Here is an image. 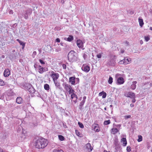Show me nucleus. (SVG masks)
Instances as JSON below:
<instances>
[{
    "instance_id": "nucleus-1",
    "label": "nucleus",
    "mask_w": 152,
    "mask_h": 152,
    "mask_svg": "<svg viewBox=\"0 0 152 152\" xmlns=\"http://www.w3.org/2000/svg\"><path fill=\"white\" fill-rule=\"evenodd\" d=\"M48 144L47 140L45 139H39L37 140L34 144L35 147L38 149L43 148Z\"/></svg>"
},
{
    "instance_id": "nucleus-2",
    "label": "nucleus",
    "mask_w": 152,
    "mask_h": 152,
    "mask_svg": "<svg viewBox=\"0 0 152 152\" xmlns=\"http://www.w3.org/2000/svg\"><path fill=\"white\" fill-rule=\"evenodd\" d=\"M68 58L69 61L71 62L77 61L78 59L77 53L73 50H71L69 52Z\"/></svg>"
},
{
    "instance_id": "nucleus-3",
    "label": "nucleus",
    "mask_w": 152,
    "mask_h": 152,
    "mask_svg": "<svg viewBox=\"0 0 152 152\" xmlns=\"http://www.w3.org/2000/svg\"><path fill=\"white\" fill-rule=\"evenodd\" d=\"M69 81L72 85H75L76 84L79 83V79L78 78H75V77H69Z\"/></svg>"
},
{
    "instance_id": "nucleus-4",
    "label": "nucleus",
    "mask_w": 152,
    "mask_h": 152,
    "mask_svg": "<svg viewBox=\"0 0 152 152\" xmlns=\"http://www.w3.org/2000/svg\"><path fill=\"white\" fill-rule=\"evenodd\" d=\"M120 75L119 74H117L115 75L116 77H118L117 79V83L118 84L121 85L123 84L124 82V81L123 77H119L120 76Z\"/></svg>"
},
{
    "instance_id": "nucleus-5",
    "label": "nucleus",
    "mask_w": 152,
    "mask_h": 152,
    "mask_svg": "<svg viewBox=\"0 0 152 152\" xmlns=\"http://www.w3.org/2000/svg\"><path fill=\"white\" fill-rule=\"evenodd\" d=\"M51 73L50 76L52 78L53 81L57 80L59 77L58 74L55 73L53 71L51 72Z\"/></svg>"
},
{
    "instance_id": "nucleus-6",
    "label": "nucleus",
    "mask_w": 152,
    "mask_h": 152,
    "mask_svg": "<svg viewBox=\"0 0 152 152\" xmlns=\"http://www.w3.org/2000/svg\"><path fill=\"white\" fill-rule=\"evenodd\" d=\"M82 70L86 72H88L90 70V66L87 64H83L82 67Z\"/></svg>"
},
{
    "instance_id": "nucleus-7",
    "label": "nucleus",
    "mask_w": 152,
    "mask_h": 152,
    "mask_svg": "<svg viewBox=\"0 0 152 152\" xmlns=\"http://www.w3.org/2000/svg\"><path fill=\"white\" fill-rule=\"evenodd\" d=\"M76 44L77 46L79 48L83 50L84 49V48H83L84 46L83 42L81 40H77L76 42Z\"/></svg>"
},
{
    "instance_id": "nucleus-8",
    "label": "nucleus",
    "mask_w": 152,
    "mask_h": 152,
    "mask_svg": "<svg viewBox=\"0 0 152 152\" xmlns=\"http://www.w3.org/2000/svg\"><path fill=\"white\" fill-rule=\"evenodd\" d=\"M125 96L127 97L132 99H135V94L134 93L132 92H126L125 94Z\"/></svg>"
},
{
    "instance_id": "nucleus-9",
    "label": "nucleus",
    "mask_w": 152,
    "mask_h": 152,
    "mask_svg": "<svg viewBox=\"0 0 152 152\" xmlns=\"http://www.w3.org/2000/svg\"><path fill=\"white\" fill-rule=\"evenodd\" d=\"M116 57L115 56H112L111 59L109 61V64L111 66H113L115 65V61Z\"/></svg>"
},
{
    "instance_id": "nucleus-10",
    "label": "nucleus",
    "mask_w": 152,
    "mask_h": 152,
    "mask_svg": "<svg viewBox=\"0 0 152 152\" xmlns=\"http://www.w3.org/2000/svg\"><path fill=\"white\" fill-rule=\"evenodd\" d=\"M31 12V10L29 9L27 10L24 14V17L25 19H27L28 18V15H30Z\"/></svg>"
},
{
    "instance_id": "nucleus-11",
    "label": "nucleus",
    "mask_w": 152,
    "mask_h": 152,
    "mask_svg": "<svg viewBox=\"0 0 152 152\" xmlns=\"http://www.w3.org/2000/svg\"><path fill=\"white\" fill-rule=\"evenodd\" d=\"M63 86L65 89L67 91H68V90L72 87L71 86L65 83H63Z\"/></svg>"
},
{
    "instance_id": "nucleus-12",
    "label": "nucleus",
    "mask_w": 152,
    "mask_h": 152,
    "mask_svg": "<svg viewBox=\"0 0 152 152\" xmlns=\"http://www.w3.org/2000/svg\"><path fill=\"white\" fill-rule=\"evenodd\" d=\"M71 97L73 101L76 103L77 102V95L75 94H72L71 95Z\"/></svg>"
},
{
    "instance_id": "nucleus-13",
    "label": "nucleus",
    "mask_w": 152,
    "mask_h": 152,
    "mask_svg": "<svg viewBox=\"0 0 152 152\" xmlns=\"http://www.w3.org/2000/svg\"><path fill=\"white\" fill-rule=\"evenodd\" d=\"M10 74V71L8 69H6L4 70V74L5 77L8 76Z\"/></svg>"
},
{
    "instance_id": "nucleus-14",
    "label": "nucleus",
    "mask_w": 152,
    "mask_h": 152,
    "mask_svg": "<svg viewBox=\"0 0 152 152\" xmlns=\"http://www.w3.org/2000/svg\"><path fill=\"white\" fill-rule=\"evenodd\" d=\"M93 130L96 132H99L100 131V129L98 125L97 124H93L92 126Z\"/></svg>"
},
{
    "instance_id": "nucleus-15",
    "label": "nucleus",
    "mask_w": 152,
    "mask_h": 152,
    "mask_svg": "<svg viewBox=\"0 0 152 152\" xmlns=\"http://www.w3.org/2000/svg\"><path fill=\"white\" fill-rule=\"evenodd\" d=\"M119 132V130L116 128H113L110 130L111 134H115Z\"/></svg>"
},
{
    "instance_id": "nucleus-16",
    "label": "nucleus",
    "mask_w": 152,
    "mask_h": 152,
    "mask_svg": "<svg viewBox=\"0 0 152 152\" xmlns=\"http://www.w3.org/2000/svg\"><path fill=\"white\" fill-rule=\"evenodd\" d=\"M53 82L56 88L61 89V87H60V83L57 80L54 81Z\"/></svg>"
},
{
    "instance_id": "nucleus-17",
    "label": "nucleus",
    "mask_w": 152,
    "mask_h": 152,
    "mask_svg": "<svg viewBox=\"0 0 152 152\" xmlns=\"http://www.w3.org/2000/svg\"><path fill=\"white\" fill-rule=\"evenodd\" d=\"M16 102L18 104H22L23 102V99L21 97H18L16 99Z\"/></svg>"
},
{
    "instance_id": "nucleus-18",
    "label": "nucleus",
    "mask_w": 152,
    "mask_h": 152,
    "mask_svg": "<svg viewBox=\"0 0 152 152\" xmlns=\"http://www.w3.org/2000/svg\"><path fill=\"white\" fill-rule=\"evenodd\" d=\"M137 83V82L136 81H134L132 82V84L131 85V88L132 90L135 89L136 87V84Z\"/></svg>"
},
{
    "instance_id": "nucleus-19",
    "label": "nucleus",
    "mask_w": 152,
    "mask_h": 152,
    "mask_svg": "<svg viewBox=\"0 0 152 152\" xmlns=\"http://www.w3.org/2000/svg\"><path fill=\"white\" fill-rule=\"evenodd\" d=\"M86 148L88 150V151H91L93 149V148L91 146L90 143H88L86 145Z\"/></svg>"
},
{
    "instance_id": "nucleus-20",
    "label": "nucleus",
    "mask_w": 152,
    "mask_h": 152,
    "mask_svg": "<svg viewBox=\"0 0 152 152\" xmlns=\"http://www.w3.org/2000/svg\"><path fill=\"white\" fill-rule=\"evenodd\" d=\"M39 72L40 74L42 73L45 71V69L40 66H38Z\"/></svg>"
},
{
    "instance_id": "nucleus-21",
    "label": "nucleus",
    "mask_w": 152,
    "mask_h": 152,
    "mask_svg": "<svg viewBox=\"0 0 152 152\" xmlns=\"http://www.w3.org/2000/svg\"><path fill=\"white\" fill-rule=\"evenodd\" d=\"M138 20L140 26L141 27H142L144 24V23L143 19L140 18H139Z\"/></svg>"
},
{
    "instance_id": "nucleus-22",
    "label": "nucleus",
    "mask_w": 152,
    "mask_h": 152,
    "mask_svg": "<svg viewBox=\"0 0 152 152\" xmlns=\"http://www.w3.org/2000/svg\"><path fill=\"white\" fill-rule=\"evenodd\" d=\"M73 39V36L72 35H69L68 38H65L64 40L69 42H71Z\"/></svg>"
},
{
    "instance_id": "nucleus-23",
    "label": "nucleus",
    "mask_w": 152,
    "mask_h": 152,
    "mask_svg": "<svg viewBox=\"0 0 152 152\" xmlns=\"http://www.w3.org/2000/svg\"><path fill=\"white\" fill-rule=\"evenodd\" d=\"M119 64H124L125 65L127 64V63L126 62V58H124V59L118 62Z\"/></svg>"
},
{
    "instance_id": "nucleus-24",
    "label": "nucleus",
    "mask_w": 152,
    "mask_h": 152,
    "mask_svg": "<svg viewBox=\"0 0 152 152\" xmlns=\"http://www.w3.org/2000/svg\"><path fill=\"white\" fill-rule=\"evenodd\" d=\"M16 40L17 41L19 42L21 45L22 46V48L23 49H24L25 46V43H24L23 42L20 40L19 39H17Z\"/></svg>"
},
{
    "instance_id": "nucleus-25",
    "label": "nucleus",
    "mask_w": 152,
    "mask_h": 152,
    "mask_svg": "<svg viewBox=\"0 0 152 152\" xmlns=\"http://www.w3.org/2000/svg\"><path fill=\"white\" fill-rule=\"evenodd\" d=\"M121 142H122L124 146H125L127 145V141L125 138H123L121 140Z\"/></svg>"
},
{
    "instance_id": "nucleus-26",
    "label": "nucleus",
    "mask_w": 152,
    "mask_h": 152,
    "mask_svg": "<svg viewBox=\"0 0 152 152\" xmlns=\"http://www.w3.org/2000/svg\"><path fill=\"white\" fill-rule=\"evenodd\" d=\"M52 152H64V151L63 150L59 149H53Z\"/></svg>"
},
{
    "instance_id": "nucleus-27",
    "label": "nucleus",
    "mask_w": 152,
    "mask_h": 152,
    "mask_svg": "<svg viewBox=\"0 0 152 152\" xmlns=\"http://www.w3.org/2000/svg\"><path fill=\"white\" fill-rule=\"evenodd\" d=\"M44 88L45 90H48L50 89V87L49 85L47 84H45L44 85Z\"/></svg>"
},
{
    "instance_id": "nucleus-28",
    "label": "nucleus",
    "mask_w": 152,
    "mask_h": 152,
    "mask_svg": "<svg viewBox=\"0 0 152 152\" xmlns=\"http://www.w3.org/2000/svg\"><path fill=\"white\" fill-rule=\"evenodd\" d=\"M85 101L82 100L80 103V104L79 106L80 109H81L82 108V106L84 105Z\"/></svg>"
},
{
    "instance_id": "nucleus-29",
    "label": "nucleus",
    "mask_w": 152,
    "mask_h": 152,
    "mask_svg": "<svg viewBox=\"0 0 152 152\" xmlns=\"http://www.w3.org/2000/svg\"><path fill=\"white\" fill-rule=\"evenodd\" d=\"M69 94H71V93L72 94H74L75 92V91L72 89V87L71 88H70L69 90L68 91Z\"/></svg>"
},
{
    "instance_id": "nucleus-30",
    "label": "nucleus",
    "mask_w": 152,
    "mask_h": 152,
    "mask_svg": "<svg viewBox=\"0 0 152 152\" xmlns=\"http://www.w3.org/2000/svg\"><path fill=\"white\" fill-rule=\"evenodd\" d=\"M28 91L31 93H34V88L32 87L30 88L28 90Z\"/></svg>"
},
{
    "instance_id": "nucleus-31",
    "label": "nucleus",
    "mask_w": 152,
    "mask_h": 152,
    "mask_svg": "<svg viewBox=\"0 0 152 152\" xmlns=\"http://www.w3.org/2000/svg\"><path fill=\"white\" fill-rule=\"evenodd\" d=\"M110 123V120L107 121H105L104 122V124L105 125H107L109 124Z\"/></svg>"
},
{
    "instance_id": "nucleus-32",
    "label": "nucleus",
    "mask_w": 152,
    "mask_h": 152,
    "mask_svg": "<svg viewBox=\"0 0 152 152\" xmlns=\"http://www.w3.org/2000/svg\"><path fill=\"white\" fill-rule=\"evenodd\" d=\"M58 137L59 139L61 141H63L64 139V137L62 135H59Z\"/></svg>"
},
{
    "instance_id": "nucleus-33",
    "label": "nucleus",
    "mask_w": 152,
    "mask_h": 152,
    "mask_svg": "<svg viewBox=\"0 0 152 152\" xmlns=\"http://www.w3.org/2000/svg\"><path fill=\"white\" fill-rule=\"evenodd\" d=\"M113 79L112 77H110L109 78V80H108V83L110 84H111L113 82Z\"/></svg>"
},
{
    "instance_id": "nucleus-34",
    "label": "nucleus",
    "mask_w": 152,
    "mask_h": 152,
    "mask_svg": "<svg viewBox=\"0 0 152 152\" xmlns=\"http://www.w3.org/2000/svg\"><path fill=\"white\" fill-rule=\"evenodd\" d=\"M78 124L80 128H84V126L82 123L79 122H78Z\"/></svg>"
},
{
    "instance_id": "nucleus-35",
    "label": "nucleus",
    "mask_w": 152,
    "mask_h": 152,
    "mask_svg": "<svg viewBox=\"0 0 152 152\" xmlns=\"http://www.w3.org/2000/svg\"><path fill=\"white\" fill-rule=\"evenodd\" d=\"M126 62L127 63V64L131 63V60L130 58H126Z\"/></svg>"
},
{
    "instance_id": "nucleus-36",
    "label": "nucleus",
    "mask_w": 152,
    "mask_h": 152,
    "mask_svg": "<svg viewBox=\"0 0 152 152\" xmlns=\"http://www.w3.org/2000/svg\"><path fill=\"white\" fill-rule=\"evenodd\" d=\"M75 133L77 136L81 137V136H80L81 135L80 133L78 130H75Z\"/></svg>"
},
{
    "instance_id": "nucleus-37",
    "label": "nucleus",
    "mask_w": 152,
    "mask_h": 152,
    "mask_svg": "<svg viewBox=\"0 0 152 152\" xmlns=\"http://www.w3.org/2000/svg\"><path fill=\"white\" fill-rule=\"evenodd\" d=\"M138 139L137 140V141L139 142H140L142 140V137L141 135H139L138 136Z\"/></svg>"
},
{
    "instance_id": "nucleus-38",
    "label": "nucleus",
    "mask_w": 152,
    "mask_h": 152,
    "mask_svg": "<svg viewBox=\"0 0 152 152\" xmlns=\"http://www.w3.org/2000/svg\"><path fill=\"white\" fill-rule=\"evenodd\" d=\"M87 55L86 54V52L84 53L83 55V57L84 60L86 59L87 58Z\"/></svg>"
},
{
    "instance_id": "nucleus-39",
    "label": "nucleus",
    "mask_w": 152,
    "mask_h": 152,
    "mask_svg": "<svg viewBox=\"0 0 152 152\" xmlns=\"http://www.w3.org/2000/svg\"><path fill=\"white\" fill-rule=\"evenodd\" d=\"M5 84L4 82L0 79V86H3Z\"/></svg>"
},
{
    "instance_id": "nucleus-40",
    "label": "nucleus",
    "mask_w": 152,
    "mask_h": 152,
    "mask_svg": "<svg viewBox=\"0 0 152 152\" xmlns=\"http://www.w3.org/2000/svg\"><path fill=\"white\" fill-rule=\"evenodd\" d=\"M61 48L59 47L56 48L55 49V51L56 52H58L61 51Z\"/></svg>"
},
{
    "instance_id": "nucleus-41",
    "label": "nucleus",
    "mask_w": 152,
    "mask_h": 152,
    "mask_svg": "<svg viewBox=\"0 0 152 152\" xmlns=\"http://www.w3.org/2000/svg\"><path fill=\"white\" fill-rule=\"evenodd\" d=\"M144 38L146 42H148L150 40V37L148 36H145Z\"/></svg>"
},
{
    "instance_id": "nucleus-42",
    "label": "nucleus",
    "mask_w": 152,
    "mask_h": 152,
    "mask_svg": "<svg viewBox=\"0 0 152 152\" xmlns=\"http://www.w3.org/2000/svg\"><path fill=\"white\" fill-rule=\"evenodd\" d=\"M102 94V98H105L107 96L106 93L104 91H103V93Z\"/></svg>"
},
{
    "instance_id": "nucleus-43",
    "label": "nucleus",
    "mask_w": 152,
    "mask_h": 152,
    "mask_svg": "<svg viewBox=\"0 0 152 152\" xmlns=\"http://www.w3.org/2000/svg\"><path fill=\"white\" fill-rule=\"evenodd\" d=\"M102 53H99L96 55V57L98 58H101L102 57Z\"/></svg>"
},
{
    "instance_id": "nucleus-44",
    "label": "nucleus",
    "mask_w": 152,
    "mask_h": 152,
    "mask_svg": "<svg viewBox=\"0 0 152 152\" xmlns=\"http://www.w3.org/2000/svg\"><path fill=\"white\" fill-rule=\"evenodd\" d=\"M131 116L130 115H126L124 116L125 118L126 119H127L128 118H131Z\"/></svg>"
},
{
    "instance_id": "nucleus-45",
    "label": "nucleus",
    "mask_w": 152,
    "mask_h": 152,
    "mask_svg": "<svg viewBox=\"0 0 152 152\" xmlns=\"http://www.w3.org/2000/svg\"><path fill=\"white\" fill-rule=\"evenodd\" d=\"M39 61L40 62V63H41V64H45V62L43 60H41V59H40L39 60Z\"/></svg>"
},
{
    "instance_id": "nucleus-46",
    "label": "nucleus",
    "mask_w": 152,
    "mask_h": 152,
    "mask_svg": "<svg viewBox=\"0 0 152 152\" xmlns=\"http://www.w3.org/2000/svg\"><path fill=\"white\" fill-rule=\"evenodd\" d=\"M129 13L131 15H132L134 13V11L132 10H131L129 12Z\"/></svg>"
},
{
    "instance_id": "nucleus-47",
    "label": "nucleus",
    "mask_w": 152,
    "mask_h": 152,
    "mask_svg": "<svg viewBox=\"0 0 152 152\" xmlns=\"http://www.w3.org/2000/svg\"><path fill=\"white\" fill-rule=\"evenodd\" d=\"M9 13L10 14H12L13 13V12L12 10H9Z\"/></svg>"
},
{
    "instance_id": "nucleus-48",
    "label": "nucleus",
    "mask_w": 152,
    "mask_h": 152,
    "mask_svg": "<svg viewBox=\"0 0 152 152\" xmlns=\"http://www.w3.org/2000/svg\"><path fill=\"white\" fill-rule=\"evenodd\" d=\"M36 54H37V53H36V51H34L33 52V53L32 56H34H34L36 55Z\"/></svg>"
},
{
    "instance_id": "nucleus-49",
    "label": "nucleus",
    "mask_w": 152,
    "mask_h": 152,
    "mask_svg": "<svg viewBox=\"0 0 152 152\" xmlns=\"http://www.w3.org/2000/svg\"><path fill=\"white\" fill-rule=\"evenodd\" d=\"M62 66L64 69H65L66 67V65L65 64H63Z\"/></svg>"
},
{
    "instance_id": "nucleus-50",
    "label": "nucleus",
    "mask_w": 152,
    "mask_h": 152,
    "mask_svg": "<svg viewBox=\"0 0 152 152\" xmlns=\"http://www.w3.org/2000/svg\"><path fill=\"white\" fill-rule=\"evenodd\" d=\"M56 41L58 42H60V39L59 38H58L56 39Z\"/></svg>"
},
{
    "instance_id": "nucleus-51",
    "label": "nucleus",
    "mask_w": 152,
    "mask_h": 152,
    "mask_svg": "<svg viewBox=\"0 0 152 152\" xmlns=\"http://www.w3.org/2000/svg\"><path fill=\"white\" fill-rule=\"evenodd\" d=\"M103 93V91H102V92H100L99 94V96H102V94Z\"/></svg>"
},
{
    "instance_id": "nucleus-52",
    "label": "nucleus",
    "mask_w": 152,
    "mask_h": 152,
    "mask_svg": "<svg viewBox=\"0 0 152 152\" xmlns=\"http://www.w3.org/2000/svg\"><path fill=\"white\" fill-rule=\"evenodd\" d=\"M126 150L128 151H131L130 148L128 147H127Z\"/></svg>"
},
{
    "instance_id": "nucleus-53",
    "label": "nucleus",
    "mask_w": 152,
    "mask_h": 152,
    "mask_svg": "<svg viewBox=\"0 0 152 152\" xmlns=\"http://www.w3.org/2000/svg\"><path fill=\"white\" fill-rule=\"evenodd\" d=\"M86 99V96H84L83 98V100L85 101Z\"/></svg>"
},
{
    "instance_id": "nucleus-54",
    "label": "nucleus",
    "mask_w": 152,
    "mask_h": 152,
    "mask_svg": "<svg viewBox=\"0 0 152 152\" xmlns=\"http://www.w3.org/2000/svg\"><path fill=\"white\" fill-rule=\"evenodd\" d=\"M136 101V100L135 99H133L132 101V102L133 103H134Z\"/></svg>"
},
{
    "instance_id": "nucleus-55",
    "label": "nucleus",
    "mask_w": 152,
    "mask_h": 152,
    "mask_svg": "<svg viewBox=\"0 0 152 152\" xmlns=\"http://www.w3.org/2000/svg\"><path fill=\"white\" fill-rule=\"evenodd\" d=\"M130 106L131 107H134V105L133 104H131L130 105Z\"/></svg>"
},
{
    "instance_id": "nucleus-56",
    "label": "nucleus",
    "mask_w": 152,
    "mask_h": 152,
    "mask_svg": "<svg viewBox=\"0 0 152 152\" xmlns=\"http://www.w3.org/2000/svg\"><path fill=\"white\" fill-rule=\"evenodd\" d=\"M121 125H120V124H118V125H117V127H119V128H120V127H121Z\"/></svg>"
},
{
    "instance_id": "nucleus-57",
    "label": "nucleus",
    "mask_w": 152,
    "mask_h": 152,
    "mask_svg": "<svg viewBox=\"0 0 152 152\" xmlns=\"http://www.w3.org/2000/svg\"><path fill=\"white\" fill-rule=\"evenodd\" d=\"M150 85L151 86H152V81H151V83H150Z\"/></svg>"
},
{
    "instance_id": "nucleus-58",
    "label": "nucleus",
    "mask_w": 152,
    "mask_h": 152,
    "mask_svg": "<svg viewBox=\"0 0 152 152\" xmlns=\"http://www.w3.org/2000/svg\"><path fill=\"white\" fill-rule=\"evenodd\" d=\"M140 43L141 44H142V43H143V41H140Z\"/></svg>"
},
{
    "instance_id": "nucleus-59",
    "label": "nucleus",
    "mask_w": 152,
    "mask_h": 152,
    "mask_svg": "<svg viewBox=\"0 0 152 152\" xmlns=\"http://www.w3.org/2000/svg\"><path fill=\"white\" fill-rule=\"evenodd\" d=\"M150 29L152 31V27H150Z\"/></svg>"
},
{
    "instance_id": "nucleus-60",
    "label": "nucleus",
    "mask_w": 152,
    "mask_h": 152,
    "mask_svg": "<svg viewBox=\"0 0 152 152\" xmlns=\"http://www.w3.org/2000/svg\"><path fill=\"white\" fill-rule=\"evenodd\" d=\"M0 152H4L2 150H0Z\"/></svg>"
},
{
    "instance_id": "nucleus-61",
    "label": "nucleus",
    "mask_w": 152,
    "mask_h": 152,
    "mask_svg": "<svg viewBox=\"0 0 152 152\" xmlns=\"http://www.w3.org/2000/svg\"><path fill=\"white\" fill-rule=\"evenodd\" d=\"M104 109L105 110H106V107H105L104 108Z\"/></svg>"
},
{
    "instance_id": "nucleus-62",
    "label": "nucleus",
    "mask_w": 152,
    "mask_h": 152,
    "mask_svg": "<svg viewBox=\"0 0 152 152\" xmlns=\"http://www.w3.org/2000/svg\"><path fill=\"white\" fill-rule=\"evenodd\" d=\"M104 152H109H109H107V151H104Z\"/></svg>"
},
{
    "instance_id": "nucleus-63",
    "label": "nucleus",
    "mask_w": 152,
    "mask_h": 152,
    "mask_svg": "<svg viewBox=\"0 0 152 152\" xmlns=\"http://www.w3.org/2000/svg\"><path fill=\"white\" fill-rule=\"evenodd\" d=\"M2 57L3 58H4V56H2Z\"/></svg>"
},
{
    "instance_id": "nucleus-64",
    "label": "nucleus",
    "mask_w": 152,
    "mask_h": 152,
    "mask_svg": "<svg viewBox=\"0 0 152 152\" xmlns=\"http://www.w3.org/2000/svg\"><path fill=\"white\" fill-rule=\"evenodd\" d=\"M110 107H112V105H110Z\"/></svg>"
}]
</instances>
